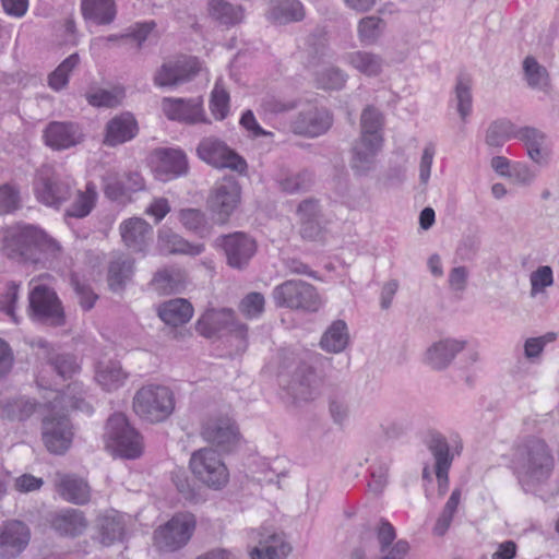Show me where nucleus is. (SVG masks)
I'll list each match as a JSON object with an SVG mask.
<instances>
[{"instance_id":"nucleus-37","label":"nucleus","mask_w":559,"mask_h":559,"mask_svg":"<svg viewBox=\"0 0 559 559\" xmlns=\"http://www.w3.org/2000/svg\"><path fill=\"white\" fill-rule=\"evenodd\" d=\"M267 17L273 23L281 25L299 22L305 17V9L298 0H273Z\"/></svg>"},{"instance_id":"nucleus-57","label":"nucleus","mask_w":559,"mask_h":559,"mask_svg":"<svg viewBox=\"0 0 559 559\" xmlns=\"http://www.w3.org/2000/svg\"><path fill=\"white\" fill-rule=\"evenodd\" d=\"M122 96V90L108 91L98 88L94 92L87 93L86 100L93 107L112 108L119 105Z\"/></svg>"},{"instance_id":"nucleus-50","label":"nucleus","mask_w":559,"mask_h":559,"mask_svg":"<svg viewBox=\"0 0 559 559\" xmlns=\"http://www.w3.org/2000/svg\"><path fill=\"white\" fill-rule=\"evenodd\" d=\"M127 373L122 370L119 362L110 361L100 366L96 372L97 382L106 390L114 391L123 385Z\"/></svg>"},{"instance_id":"nucleus-26","label":"nucleus","mask_w":559,"mask_h":559,"mask_svg":"<svg viewBox=\"0 0 559 559\" xmlns=\"http://www.w3.org/2000/svg\"><path fill=\"white\" fill-rule=\"evenodd\" d=\"M157 243L159 250L168 254L197 257L205 251L203 243H192L166 226L158 229Z\"/></svg>"},{"instance_id":"nucleus-20","label":"nucleus","mask_w":559,"mask_h":559,"mask_svg":"<svg viewBox=\"0 0 559 559\" xmlns=\"http://www.w3.org/2000/svg\"><path fill=\"white\" fill-rule=\"evenodd\" d=\"M31 533L21 521L12 520L0 527V556L13 558L19 556L28 545Z\"/></svg>"},{"instance_id":"nucleus-49","label":"nucleus","mask_w":559,"mask_h":559,"mask_svg":"<svg viewBox=\"0 0 559 559\" xmlns=\"http://www.w3.org/2000/svg\"><path fill=\"white\" fill-rule=\"evenodd\" d=\"M81 59L78 52L67 57L48 76V85L51 90L59 92L68 83L71 72L79 66Z\"/></svg>"},{"instance_id":"nucleus-39","label":"nucleus","mask_w":559,"mask_h":559,"mask_svg":"<svg viewBox=\"0 0 559 559\" xmlns=\"http://www.w3.org/2000/svg\"><path fill=\"white\" fill-rule=\"evenodd\" d=\"M134 273V261L122 255L110 261L108 266V286L111 292H122Z\"/></svg>"},{"instance_id":"nucleus-7","label":"nucleus","mask_w":559,"mask_h":559,"mask_svg":"<svg viewBox=\"0 0 559 559\" xmlns=\"http://www.w3.org/2000/svg\"><path fill=\"white\" fill-rule=\"evenodd\" d=\"M27 313L40 325L58 328L66 323V313L57 293L44 284L36 285L28 295Z\"/></svg>"},{"instance_id":"nucleus-62","label":"nucleus","mask_w":559,"mask_h":559,"mask_svg":"<svg viewBox=\"0 0 559 559\" xmlns=\"http://www.w3.org/2000/svg\"><path fill=\"white\" fill-rule=\"evenodd\" d=\"M555 338L552 333H548L538 337H530L524 343V356L531 361H535L542 353L548 342Z\"/></svg>"},{"instance_id":"nucleus-11","label":"nucleus","mask_w":559,"mask_h":559,"mask_svg":"<svg viewBox=\"0 0 559 559\" xmlns=\"http://www.w3.org/2000/svg\"><path fill=\"white\" fill-rule=\"evenodd\" d=\"M190 468L200 481L214 489L224 487L229 479L226 465L213 449L204 448L193 452Z\"/></svg>"},{"instance_id":"nucleus-30","label":"nucleus","mask_w":559,"mask_h":559,"mask_svg":"<svg viewBox=\"0 0 559 559\" xmlns=\"http://www.w3.org/2000/svg\"><path fill=\"white\" fill-rule=\"evenodd\" d=\"M318 378L314 369L306 362L300 364L290 382V392L299 401L313 400L318 390Z\"/></svg>"},{"instance_id":"nucleus-40","label":"nucleus","mask_w":559,"mask_h":559,"mask_svg":"<svg viewBox=\"0 0 559 559\" xmlns=\"http://www.w3.org/2000/svg\"><path fill=\"white\" fill-rule=\"evenodd\" d=\"M197 68L187 63L163 64L157 71L154 83L157 86H173L189 81Z\"/></svg>"},{"instance_id":"nucleus-6","label":"nucleus","mask_w":559,"mask_h":559,"mask_svg":"<svg viewBox=\"0 0 559 559\" xmlns=\"http://www.w3.org/2000/svg\"><path fill=\"white\" fill-rule=\"evenodd\" d=\"M75 189L74 179L64 173H60L51 166H43L34 181L36 199L52 207H59L67 202Z\"/></svg>"},{"instance_id":"nucleus-14","label":"nucleus","mask_w":559,"mask_h":559,"mask_svg":"<svg viewBox=\"0 0 559 559\" xmlns=\"http://www.w3.org/2000/svg\"><path fill=\"white\" fill-rule=\"evenodd\" d=\"M124 247L134 254L145 257L153 243V226L142 217H130L119 224Z\"/></svg>"},{"instance_id":"nucleus-29","label":"nucleus","mask_w":559,"mask_h":559,"mask_svg":"<svg viewBox=\"0 0 559 559\" xmlns=\"http://www.w3.org/2000/svg\"><path fill=\"white\" fill-rule=\"evenodd\" d=\"M259 546L250 551L251 559H286L292 550L282 534L259 533Z\"/></svg>"},{"instance_id":"nucleus-12","label":"nucleus","mask_w":559,"mask_h":559,"mask_svg":"<svg viewBox=\"0 0 559 559\" xmlns=\"http://www.w3.org/2000/svg\"><path fill=\"white\" fill-rule=\"evenodd\" d=\"M45 238L46 234L35 226H19L8 233L4 238L3 249L8 258L26 261L45 242Z\"/></svg>"},{"instance_id":"nucleus-18","label":"nucleus","mask_w":559,"mask_h":559,"mask_svg":"<svg viewBox=\"0 0 559 559\" xmlns=\"http://www.w3.org/2000/svg\"><path fill=\"white\" fill-rule=\"evenodd\" d=\"M43 441L53 454H63L71 445L72 430L67 416H47L43 419Z\"/></svg>"},{"instance_id":"nucleus-34","label":"nucleus","mask_w":559,"mask_h":559,"mask_svg":"<svg viewBox=\"0 0 559 559\" xmlns=\"http://www.w3.org/2000/svg\"><path fill=\"white\" fill-rule=\"evenodd\" d=\"M81 12L86 21L96 25H109L117 15L115 0H81Z\"/></svg>"},{"instance_id":"nucleus-44","label":"nucleus","mask_w":559,"mask_h":559,"mask_svg":"<svg viewBox=\"0 0 559 559\" xmlns=\"http://www.w3.org/2000/svg\"><path fill=\"white\" fill-rule=\"evenodd\" d=\"M313 181V174L307 169L299 171H285L280 174L276 179L280 189L288 194L310 190Z\"/></svg>"},{"instance_id":"nucleus-47","label":"nucleus","mask_w":559,"mask_h":559,"mask_svg":"<svg viewBox=\"0 0 559 559\" xmlns=\"http://www.w3.org/2000/svg\"><path fill=\"white\" fill-rule=\"evenodd\" d=\"M296 99L282 97L275 94H266L261 97L258 112L265 118H272L297 108Z\"/></svg>"},{"instance_id":"nucleus-9","label":"nucleus","mask_w":559,"mask_h":559,"mask_svg":"<svg viewBox=\"0 0 559 559\" xmlns=\"http://www.w3.org/2000/svg\"><path fill=\"white\" fill-rule=\"evenodd\" d=\"M241 202V187L234 177H224L212 188L206 210L214 224L225 225Z\"/></svg>"},{"instance_id":"nucleus-35","label":"nucleus","mask_w":559,"mask_h":559,"mask_svg":"<svg viewBox=\"0 0 559 559\" xmlns=\"http://www.w3.org/2000/svg\"><path fill=\"white\" fill-rule=\"evenodd\" d=\"M193 307L183 298H175L163 302L158 308V317L167 325L179 326L191 320Z\"/></svg>"},{"instance_id":"nucleus-28","label":"nucleus","mask_w":559,"mask_h":559,"mask_svg":"<svg viewBox=\"0 0 559 559\" xmlns=\"http://www.w3.org/2000/svg\"><path fill=\"white\" fill-rule=\"evenodd\" d=\"M235 317V312L229 308L209 309L197 321L195 330L206 338L218 336L227 331Z\"/></svg>"},{"instance_id":"nucleus-4","label":"nucleus","mask_w":559,"mask_h":559,"mask_svg":"<svg viewBox=\"0 0 559 559\" xmlns=\"http://www.w3.org/2000/svg\"><path fill=\"white\" fill-rule=\"evenodd\" d=\"M106 445L117 456L135 460L144 450L143 437L122 413L112 414L106 424Z\"/></svg>"},{"instance_id":"nucleus-64","label":"nucleus","mask_w":559,"mask_h":559,"mask_svg":"<svg viewBox=\"0 0 559 559\" xmlns=\"http://www.w3.org/2000/svg\"><path fill=\"white\" fill-rule=\"evenodd\" d=\"M518 140L522 141L526 150L543 146L546 141V135L540 130L533 127L519 128Z\"/></svg>"},{"instance_id":"nucleus-2","label":"nucleus","mask_w":559,"mask_h":559,"mask_svg":"<svg viewBox=\"0 0 559 559\" xmlns=\"http://www.w3.org/2000/svg\"><path fill=\"white\" fill-rule=\"evenodd\" d=\"M396 538L395 527L380 518L360 534L359 545L350 554V559H404L409 551L405 539Z\"/></svg>"},{"instance_id":"nucleus-43","label":"nucleus","mask_w":559,"mask_h":559,"mask_svg":"<svg viewBox=\"0 0 559 559\" xmlns=\"http://www.w3.org/2000/svg\"><path fill=\"white\" fill-rule=\"evenodd\" d=\"M519 128L509 119L500 118L490 122L486 130L485 142L491 147H501L511 139L518 138Z\"/></svg>"},{"instance_id":"nucleus-15","label":"nucleus","mask_w":559,"mask_h":559,"mask_svg":"<svg viewBox=\"0 0 559 559\" xmlns=\"http://www.w3.org/2000/svg\"><path fill=\"white\" fill-rule=\"evenodd\" d=\"M151 164L155 178L164 182L185 176L189 169L187 155L179 148H156Z\"/></svg>"},{"instance_id":"nucleus-10","label":"nucleus","mask_w":559,"mask_h":559,"mask_svg":"<svg viewBox=\"0 0 559 559\" xmlns=\"http://www.w3.org/2000/svg\"><path fill=\"white\" fill-rule=\"evenodd\" d=\"M195 516L189 512L175 514L166 524L154 532V544L162 551L182 548L195 530Z\"/></svg>"},{"instance_id":"nucleus-22","label":"nucleus","mask_w":559,"mask_h":559,"mask_svg":"<svg viewBox=\"0 0 559 559\" xmlns=\"http://www.w3.org/2000/svg\"><path fill=\"white\" fill-rule=\"evenodd\" d=\"M201 435L205 441L229 450L238 438V430L230 418L218 417L207 419L202 426Z\"/></svg>"},{"instance_id":"nucleus-60","label":"nucleus","mask_w":559,"mask_h":559,"mask_svg":"<svg viewBox=\"0 0 559 559\" xmlns=\"http://www.w3.org/2000/svg\"><path fill=\"white\" fill-rule=\"evenodd\" d=\"M151 286L158 294L166 295L175 293L178 289L179 281L171 271L159 270L154 274Z\"/></svg>"},{"instance_id":"nucleus-23","label":"nucleus","mask_w":559,"mask_h":559,"mask_svg":"<svg viewBox=\"0 0 559 559\" xmlns=\"http://www.w3.org/2000/svg\"><path fill=\"white\" fill-rule=\"evenodd\" d=\"M145 189V180L138 171H129L121 177L109 178L104 187L106 198L116 202L131 200L133 193Z\"/></svg>"},{"instance_id":"nucleus-1","label":"nucleus","mask_w":559,"mask_h":559,"mask_svg":"<svg viewBox=\"0 0 559 559\" xmlns=\"http://www.w3.org/2000/svg\"><path fill=\"white\" fill-rule=\"evenodd\" d=\"M511 464L522 485L534 486L549 479L555 460L545 440L527 437L515 444Z\"/></svg>"},{"instance_id":"nucleus-56","label":"nucleus","mask_w":559,"mask_h":559,"mask_svg":"<svg viewBox=\"0 0 559 559\" xmlns=\"http://www.w3.org/2000/svg\"><path fill=\"white\" fill-rule=\"evenodd\" d=\"M531 297L544 293L554 285V271L549 265H540L530 274Z\"/></svg>"},{"instance_id":"nucleus-24","label":"nucleus","mask_w":559,"mask_h":559,"mask_svg":"<svg viewBox=\"0 0 559 559\" xmlns=\"http://www.w3.org/2000/svg\"><path fill=\"white\" fill-rule=\"evenodd\" d=\"M138 131V122L131 114L115 116L106 124L103 143L115 147L134 139Z\"/></svg>"},{"instance_id":"nucleus-61","label":"nucleus","mask_w":559,"mask_h":559,"mask_svg":"<svg viewBox=\"0 0 559 559\" xmlns=\"http://www.w3.org/2000/svg\"><path fill=\"white\" fill-rule=\"evenodd\" d=\"M20 191L10 183L0 186V214H9L20 207Z\"/></svg>"},{"instance_id":"nucleus-36","label":"nucleus","mask_w":559,"mask_h":559,"mask_svg":"<svg viewBox=\"0 0 559 559\" xmlns=\"http://www.w3.org/2000/svg\"><path fill=\"white\" fill-rule=\"evenodd\" d=\"M57 492L63 500L74 504H85L91 498L88 484L83 478L73 475H64L60 478L57 484Z\"/></svg>"},{"instance_id":"nucleus-63","label":"nucleus","mask_w":559,"mask_h":559,"mask_svg":"<svg viewBox=\"0 0 559 559\" xmlns=\"http://www.w3.org/2000/svg\"><path fill=\"white\" fill-rule=\"evenodd\" d=\"M480 243L481 240L478 235H466L460 241L456 248V254L461 260L471 261L477 254Z\"/></svg>"},{"instance_id":"nucleus-32","label":"nucleus","mask_w":559,"mask_h":559,"mask_svg":"<svg viewBox=\"0 0 559 559\" xmlns=\"http://www.w3.org/2000/svg\"><path fill=\"white\" fill-rule=\"evenodd\" d=\"M39 406V403L26 396L2 400L0 417L10 421H25L38 411Z\"/></svg>"},{"instance_id":"nucleus-54","label":"nucleus","mask_w":559,"mask_h":559,"mask_svg":"<svg viewBox=\"0 0 559 559\" xmlns=\"http://www.w3.org/2000/svg\"><path fill=\"white\" fill-rule=\"evenodd\" d=\"M461 499V491L460 489H454L449 497L448 501L445 502L442 512L440 513L439 518L436 521V524L432 528V532L437 536H443L453 520L454 514L457 511V507Z\"/></svg>"},{"instance_id":"nucleus-52","label":"nucleus","mask_w":559,"mask_h":559,"mask_svg":"<svg viewBox=\"0 0 559 559\" xmlns=\"http://www.w3.org/2000/svg\"><path fill=\"white\" fill-rule=\"evenodd\" d=\"M385 23L379 16L370 15L362 17L357 27L358 38L364 45H373L380 38Z\"/></svg>"},{"instance_id":"nucleus-41","label":"nucleus","mask_w":559,"mask_h":559,"mask_svg":"<svg viewBox=\"0 0 559 559\" xmlns=\"http://www.w3.org/2000/svg\"><path fill=\"white\" fill-rule=\"evenodd\" d=\"M349 343V333L344 320L333 321L320 340L323 350L332 354L342 353Z\"/></svg>"},{"instance_id":"nucleus-3","label":"nucleus","mask_w":559,"mask_h":559,"mask_svg":"<svg viewBox=\"0 0 559 559\" xmlns=\"http://www.w3.org/2000/svg\"><path fill=\"white\" fill-rule=\"evenodd\" d=\"M382 114L372 106L366 107L360 117V138L353 147L352 168L358 175H366L373 167L382 147Z\"/></svg>"},{"instance_id":"nucleus-59","label":"nucleus","mask_w":559,"mask_h":559,"mask_svg":"<svg viewBox=\"0 0 559 559\" xmlns=\"http://www.w3.org/2000/svg\"><path fill=\"white\" fill-rule=\"evenodd\" d=\"M210 109L217 120H224L229 114V94L218 84L212 91Z\"/></svg>"},{"instance_id":"nucleus-58","label":"nucleus","mask_w":559,"mask_h":559,"mask_svg":"<svg viewBox=\"0 0 559 559\" xmlns=\"http://www.w3.org/2000/svg\"><path fill=\"white\" fill-rule=\"evenodd\" d=\"M264 296L261 293L252 292L241 299L239 304V311L247 319H258L264 312Z\"/></svg>"},{"instance_id":"nucleus-31","label":"nucleus","mask_w":559,"mask_h":559,"mask_svg":"<svg viewBox=\"0 0 559 559\" xmlns=\"http://www.w3.org/2000/svg\"><path fill=\"white\" fill-rule=\"evenodd\" d=\"M343 59L346 64L368 78L380 75L384 67V60L380 55L367 50L347 52Z\"/></svg>"},{"instance_id":"nucleus-38","label":"nucleus","mask_w":559,"mask_h":559,"mask_svg":"<svg viewBox=\"0 0 559 559\" xmlns=\"http://www.w3.org/2000/svg\"><path fill=\"white\" fill-rule=\"evenodd\" d=\"M207 13L214 22L226 27L235 26L243 19L242 8L226 0H209Z\"/></svg>"},{"instance_id":"nucleus-48","label":"nucleus","mask_w":559,"mask_h":559,"mask_svg":"<svg viewBox=\"0 0 559 559\" xmlns=\"http://www.w3.org/2000/svg\"><path fill=\"white\" fill-rule=\"evenodd\" d=\"M38 345L46 349L47 352V361L52 367V369L63 379L72 377L78 370L79 365L74 356L69 354H52L49 350V344L46 341H39Z\"/></svg>"},{"instance_id":"nucleus-33","label":"nucleus","mask_w":559,"mask_h":559,"mask_svg":"<svg viewBox=\"0 0 559 559\" xmlns=\"http://www.w3.org/2000/svg\"><path fill=\"white\" fill-rule=\"evenodd\" d=\"M86 526L83 512L75 509L63 510L51 519V527L61 536L75 537L81 535Z\"/></svg>"},{"instance_id":"nucleus-16","label":"nucleus","mask_w":559,"mask_h":559,"mask_svg":"<svg viewBox=\"0 0 559 559\" xmlns=\"http://www.w3.org/2000/svg\"><path fill=\"white\" fill-rule=\"evenodd\" d=\"M216 243L224 250L227 264L233 269H243L257 251L254 239L242 231L222 235Z\"/></svg>"},{"instance_id":"nucleus-46","label":"nucleus","mask_w":559,"mask_h":559,"mask_svg":"<svg viewBox=\"0 0 559 559\" xmlns=\"http://www.w3.org/2000/svg\"><path fill=\"white\" fill-rule=\"evenodd\" d=\"M178 219L187 230L201 238H206L212 233V227L205 214L199 209H181L178 212Z\"/></svg>"},{"instance_id":"nucleus-25","label":"nucleus","mask_w":559,"mask_h":559,"mask_svg":"<svg viewBox=\"0 0 559 559\" xmlns=\"http://www.w3.org/2000/svg\"><path fill=\"white\" fill-rule=\"evenodd\" d=\"M162 109L170 120L186 123L203 121V108L199 102L193 99L165 97L162 102Z\"/></svg>"},{"instance_id":"nucleus-53","label":"nucleus","mask_w":559,"mask_h":559,"mask_svg":"<svg viewBox=\"0 0 559 559\" xmlns=\"http://www.w3.org/2000/svg\"><path fill=\"white\" fill-rule=\"evenodd\" d=\"M524 78L531 88L543 90L548 85L547 69L538 61L527 56L523 61Z\"/></svg>"},{"instance_id":"nucleus-27","label":"nucleus","mask_w":559,"mask_h":559,"mask_svg":"<svg viewBox=\"0 0 559 559\" xmlns=\"http://www.w3.org/2000/svg\"><path fill=\"white\" fill-rule=\"evenodd\" d=\"M466 341L445 338L433 343L426 352V362L436 370L447 368L455 356L465 348Z\"/></svg>"},{"instance_id":"nucleus-17","label":"nucleus","mask_w":559,"mask_h":559,"mask_svg":"<svg viewBox=\"0 0 559 559\" xmlns=\"http://www.w3.org/2000/svg\"><path fill=\"white\" fill-rule=\"evenodd\" d=\"M426 445L435 460V474L440 493H444L449 486V471L454 453L450 451L447 438L437 430H430L426 436Z\"/></svg>"},{"instance_id":"nucleus-5","label":"nucleus","mask_w":559,"mask_h":559,"mask_svg":"<svg viewBox=\"0 0 559 559\" xmlns=\"http://www.w3.org/2000/svg\"><path fill=\"white\" fill-rule=\"evenodd\" d=\"M132 406L134 413L141 419L150 423H160L173 414L175 395L166 385H143L134 394Z\"/></svg>"},{"instance_id":"nucleus-55","label":"nucleus","mask_w":559,"mask_h":559,"mask_svg":"<svg viewBox=\"0 0 559 559\" xmlns=\"http://www.w3.org/2000/svg\"><path fill=\"white\" fill-rule=\"evenodd\" d=\"M347 79L348 75L337 67H329L316 73V84L322 90H342Z\"/></svg>"},{"instance_id":"nucleus-45","label":"nucleus","mask_w":559,"mask_h":559,"mask_svg":"<svg viewBox=\"0 0 559 559\" xmlns=\"http://www.w3.org/2000/svg\"><path fill=\"white\" fill-rule=\"evenodd\" d=\"M97 190L93 182H87L84 191H78L73 203L67 209L68 217L84 218L93 211L97 201Z\"/></svg>"},{"instance_id":"nucleus-8","label":"nucleus","mask_w":559,"mask_h":559,"mask_svg":"<svg viewBox=\"0 0 559 559\" xmlns=\"http://www.w3.org/2000/svg\"><path fill=\"white\" fill-rule=\"evenodd\" d=\"M276 307L316 312L322 306V299L316 287L301 280H287L272 290Z\"/></svg>"},{"instance_id":"nucleus-42","label":"nucleus","mask_w":559,"mask_h":559,"mask_svg":"<svg viewBox=\"0 0 559 559\" xmlns=\"http://www.w3.org/2000/svg\"><path fill=\"white\" fill-rule=\"evenodd\" d=\"M98 531L102 544L109 546L123 539L126 522L118 512L107 513L98 519Z\"/></svg>"},{"instance_id":"nucleus-51","label":"nucleus","mask_w":559,"mask_h":559,"mask_svg":"<svg viewBox=\"0 0 559 559\" xmlns=\"http://www.w3.org/2000/svg\"><path fill=\"white\" fill-rule=\"evenodd\" d=\"M456 109L463 120L472 112L473 96H472V80L466 74H460L456 78L454 88Z\"/></svg>"},{"instance_id":"nucleus-19","label":"nucleus","mask_w":559,"mask_h":559,"mask_svg":"<svg viewBox=\"0 0 559 559\" xmlns=\"http://www.w3.org/2000/svg\"><path fill=\"white\" fill-rule=\"evenodd\" d=\"M331 124L332 117L326 109L309 107L298 114L290 128L295 134L316 138L325 133Z\"/></svg>"},{"instance_id":"nucleus-13","label":"nucleus","mask_w":559,"mask_h":559,"mask_svg":"<svg viewBox=\"0 0 559 559\" xmlns=\"http://www.w3.org/2000/svg\"><path fill=\"white\" fill-rule=\"evenodd\" d=\"M197 153L202 160L216 168H230L240 173L247 168V163L241 156L214 136L204 138L199 143Z\"/></svg>"},{"instance_id":"nucleus-21","label":"nucleus","mask_w":559,"mask_h":559,"mask_svg":"<svg viewBox=\"0 0 559 559\" xmlns=\"http://www.w3.org/2000/svg\"><path fill=\"white\" fill-rule=\"evenodd\" d=\"M44 139L47 146L60 151L79 144L83 134L78 123L52 121L45 128Z\"/></svg>"}]
</instances>
